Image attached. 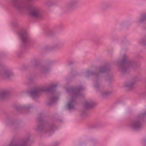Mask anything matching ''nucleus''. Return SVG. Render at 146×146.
Wrapping results in <instances>:
<instances>
[{
    "label": "nucleus",
    "instance_id": "1",
    "mask_svg": "<svg viewBox=\"0 0 146 146\" xmlns=\"http://www.w3.org/2000/svg\"><path fill=\"white\" fill-rule=\"evenodd\" d=\"M140 126V123L138 121H134L131 122L129 125L130 128L133 129H137Z\"/></svg>",
    "mask_w": 146,
    "mask_h": 146
},
{
    "label": "nucleus",
    "instance_id": "2",
    "mask_svg": "<svg viewBox=\"0 0 146 146\" xmlns=\"http://www.w3.org/2000/svg\"><path fill=\"white\" fill-rule=\"evenodd\" d=\"M40 9H36L33 10L30 12L31 15L33 17H36L40 15Z\"/></svg>",
    "mask_w": 146,
    "mask_h": 146
},
{
    "label": "nucleus",
    "instance_id": "3",
    "mask_svg": "<svg viewBox=\"0 0 146 146\" xmlns=\"http://www.w3.org/2000/svg\"><path fill=\"white\" fill-rule=\"evenodd\" d=\"M46 91L44 89H35L31 91L30 92V95L34 97L37 96L39 92L41 91Z\"/></svg>",
    "mask_w": 146,
    "mask_h": 146
},
{
    "label": "nucleus",
    "instance_id": "4",
    "mask_svg": "<svg viewBox=\"0 0 146 146\" xmlns=\"http://www.w3.org/2000/svg\"><path fill=\"white\" fill-rule=\"evenodd\" d=\"M66 106L67 108L69 109L72 108L73 106V101L72 100L70 102L68 103L66 105Z\"/></svg>",
    "mask_w": 146,
    "mask_h": 146
},
{
    "label": "nucleus",
    "instance_id": "5",
    "mask_svg": "<svg viewBox=\"0 0 146 146\" xmlns=\"http://www.w3.org/2000/svg\"><path fill=\"white\" fill-rule=\"evenodd\" d=\"M76 2L75 1H73L70 2L68 5V7L70 8L72 7L76 4Z\"/></svg>",
    "mask_w": 146,
    "mask_h": 146
},
{
    "label": "nucleus",
    "instance_id": "6",
    "mask_svg": "<svg viewBox=\"0 0 146 146\" xmlns=\"http://www.w3.org/2000/svg\"><path fill=\"white\" fill-rule=\"evenodd\" d=\"M23 41H25L27 39V36L25 34H21L20 35Z\"/></svg>",
    "mask_w": 146,
    "mask_h": 146
},
{
    "label": "nucleus",
    "instance_id": "7",
    "mask_svg": "<svg viewBox=\"0 0 146 146\" xmlns=\"http://www.w3.org/2000/svg\"><path fill=\"white\" fill-rule=\"evenodd\" d=\"M11 73L9 72H6L4 73V75L6 77H8L11 75Z\"/></svg>",
    "mask_w": 146,
    "mask_h": 146
},
{
    "label": "nucleus",
    "instance_id": "8",
    "mask_svg": "<svg viewBox=\"0 0 146 146\" xmlns=\"http://www.w3.org/2000/svg\"><path fill=\"white\" fill-rule=\"evenodd\" d=\"M145 19V16L142 17L140 19V21H142Z\"/></svg>",
    "mask_w": 146,
    "mask_h": 146
},
{
    "label": "nucleus",
    "instance_id": "9",
    "mask_svg": "<svg viewBox=\"0 0 146 146\" xmlns=\"http://www.w3.org/2000/svg\"><path fill=\"white\" fill-rule=\"evenodd\" d=\"M90 103L88 102H87L86 104V106L88 107H89L90 106Z\"/></svg>",
    "mask_w": 146,
    "mask_h": 146
},
{
    "label": "nucleus",
    "instance_id": "10",
    "mask_svg": "<svg viewBox=\"0 0 146 146\" xmlns=\"http://www.w3.org/2000/svg\"><path fill=\"white\" fill-rule=\"evenodd\" d=\"M132 85V84H128L127 86H129V87H131Z\"/></svg>",
    "mask_w": 146,
    "mask_h": 146
},
{
    "label": "nucleus",
    "instance_id": "11",
    "mask_svg": "<svg viewBox=\"0 0 146 146\" xmlns=\"http://www.w3.org/2000/svg\"><path fill=\"white\" fill-rule=\"evenodd\" d=\"M105 68H103V71L101 70V72H104V71H105Z\"/></svg>",
    "mask_w": 146,
    "mask_h": 146
},
{
    "label": "nucleus",
    "instance_id": "12",
    "mask_svg": "<svg viewBox=\"0 0 146 146\" xmlns=\"http://www.w3.org/2000/svg\"><path fill=\"white\" fill-rule=\"evenodd\" d=\"M103 96H104V95H104V94H103Z\"/></svg>",
    "mask_w": 146,
    "mask_h": 146
},
{
    "label": "nucleus",
    "instance_id": "13",
    "mask_svg": "<svg viewBox=\"0 0 146 146\" xmlns=\"http://www.w3.org/2000/svg\"><path fill=\"white\" fill-rule=\"evenodd\" d=\"M55 99H54L53 100H55Z\"/></svg>",
    "mask_w": 146,
    "mask_h": 146
},
{
    "label": "nucleus",
    "instance_id": "14",
    "mask_svg": "<svg viewBox=\"0 0 146 146\" xmlns=\"http://www.w3.org/2000/svg\"><path fill=\"white\" fill-rule=\"evenodd\" d=\"M124 60H123V62H124Z\"/></svg>",
    "mask_w": 146,
    "mask_h": 146
}]
</instances>
